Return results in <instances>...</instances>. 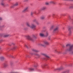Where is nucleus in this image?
<instances>
[{"mask_svg":"<svg viewBox=\"0 0 73 73\" xmlns=\"http://www.w3.org/2000/svg\"><path fill=\"white\" fill-rule=\"evenodd\" d=\"M3 66L5 67H6V66H8V64L5 63L4 64Z\"/></svg>","mask_w":73,"mask_h":73,"instance_id":"25","label":"nucleus"},{"mask_svg":"<svg viewBox=\"0 0 73 73\" xmlns=\"http://www.w3.org/2000/svg\"><path fill=\"white\" fill-rule=\"evenodd\" d=\"M28 1V0H25V1Z\"/></svg>","mask_w":73,"mask_h":73,"instance_id":"35","label":"nucleus"},{"mask_svg":"<svg viewBox=\"0 0 73 73\" xmlns=\"http://www.w3.org/2000/svg\"><path fill=\"white\" fill-rule=\"evenodd\" d=\"M46 7H43L41 9V10L42 11V10H45V9H46Z\"/></svg>","mask_w":73,"mask_h":73,"instance_id":"16","label":"nucleus"},{"mask_svg":"<svg viewBox=\"0 0 73 73\" xmlns=\"http://www.w3.org/2000/svg\"><path fill=\"white\" fill-rule=\"evenodd\" d=\"M2 20V18L0 17V20Z\"/></svg>","mask_w":73,"mask_h":73,"instance_id":"33","label":"nucleus"},{"mask_svg":"<svg viewBox=\"0 0 73 73\" xmlns=\"http://www.w3.org/2000/svg\"><path fill=\"white\" fill-rule=\"evenodd\" d=\"M46 58H44V60H46Z\"/></svg>","mask_w":73,"mask_h":73,"instance_id":"38","label":"nucleus"},{"mask_svg":"<svg viewBox=\"0 0 73 73\" xmlns=\"http://www.w3.org/2000/svg\"><path fill=\"white\" fill-rule=\"evenodd\" d=\"M70 44H67L66 45V46L67 47H68V46H70Z\"/></svg>","mask_w":73,"mask_h":73,"instance_id":"28","label":"nucleus"},{"mask_svg":"<svg viewBox=\"0 0 73 73\" xmlns=\"http://www.w3.org/2000/svg\"><path fill=\"white\" fill-rule=\"evenodd\" d=\"M16 48H17V46H15L14 47H13V49H16Z\"/></svg>","mask_w":73,"mask_h":73,"instance_id":"29","label":"nucleus"},{"mask_svg":"<svg viewBox=\"0 0 73 73\" xmlns=\"http://www.w3.org/2000/svg\"><path fill=\"white\" fill-rule=\"evenodd\" d=\"M26 25L27 27L31 28V29H35V28H36V25L33 23L31 24V25L29 23L27 22L26 23Z\"/></svg>","mask_w":73,"mask_h":73,"instance_id":"3","label":"nucleus"},{"mask_svg":"<svg viewBox=\"0 0 73 73\" xmlns=\"http://www.w3.org/2000/svg\"><path fill=\"white\" fill-rule=\"evenodd\" d=\"M14 5L15 6V7H16V6H17V5H19V3L18 2H16L14 4Z\"/></svg>","mask_w":73,"mask_h":73,"instance_id":"22","label":"nucleus"},{"mask_svg":"<svg viewBox=\"0 0 73 73\" xmlns=\"http://www.w3.org/2000/svg\"><path fill=\"white\" fill-rule=\"evenodd\" d=\"M35 67H37V66H35Z\"/></svg>","mask_w":73,"mask_h":73,"instance_id":"37","label":"nucleus"},{"mask_svg":"<svg viewBox=\"0 0 73 73\" xmlns=\"http://www.w3.org/2000/svg\"><path fill=\"white\" fill-rule=\"evenodd\" d=\"M0 73H3L2 72H0Z\"/></svg>","mask_w":73,"mask_h":73,"instance_id":"40","label":"nucleus"},{"mask_svg":"<svg viewBox=\"0 0 73 73\" xmlns=\"http://www.w3.org/2000/svg\"><path fill=\"white\" fill-rule=\"evenodd\" d=\"M65 52L66 53L69 52L70 54H73V46L72 45L70 46L69 48L65 50Z\"/></svg>","mask_w":73,"mask_h":73,"instance_id":"1","label":"nucleus"},{"mask_svg":"<svg viewBox=\"0 0 73 73\" xmlns=\"http://www.w3.org/2000/svg\"><path fill=\"white\" fill-rule=\"evenodd\" d=\"M44 44H39V45L40 46H45V45H48L49 44V42L47 41H45L43 42Z\"/></svg>","mask_w":73,"mask_h":73,"instance_id":"4","label":"nucleus"},{"mask_svg":"<svg viewBox=\"0 0 73 73\" xmlns=\"http://www.w3.org/2000/svg\"><path fill=\"white\" fill-rule=\"evenodd\" d=\"M45 66L44 65H43V68H44Z\"/></svg>","mask_w":73,"mask_h":73,"instance_id":"34","label":"nucleus"},{"mask_svg":"<svg viewBox=\"0 0 73 73\" xmlns=\"http://www.w3.org/2000/svg\"><path fill=\"white\" fill-rule=\"evenodd\" d=\"M32 50L33 52H36V53H37V52H38V50L35 49H32Z\"/></svg>","mask_w":73,"mask_h":73,"instance_id":"15","label":"nucleus"},{"mask_svg":"<svg viewBox=\"0 0 73 73\" xmlns=\"http://www.w3.org/2000/svg\"><path fill=\"white\" fill-rule=\"evenodd\" d=\"M41 55H42V56H44L47 59H48L49 58V57L46 54H45L44 53H41Z\"/></svg>","mask_w":73,"mask_h":73,"instance_id":"5","label":"nucleus"},{"mask_svg":"<svg viewBox=\"0 0 73 73\" xmlns=\"http://www.w3.org/2000/svg\"><path fill=\"white\" fill-rule=\"evenodd\" d=\"M49 3L48 2H46L45 3L46 5H49Z\"/></svg>","mask_w":73,"mask_h":73,"instance_id":"30","label":"nucleus"},{"mask_svg":"<svg viewBox=\"0 0 73 73\" xmlns=\"http://www.w3.org/2000/svg\"><path fill=\"white\" fill-rule=\"evenodd\" d=\"M29 46V45L28 44H25V47H26V48H28Z\"/></svg>","mask_w":73,"mask_h":73,"instance_id":"19","label":"nucleus"},{"mask_svg":"<svg viewBox=\"0 0 73 73\" xmlns=\"http://www.w3.org/2000/svg\"><path fill=\"white\" fill-rule=\"evenodd\" d=\"M30 54H31L32 55H35V56H37L38 57H40V55L39 54L37 53L33 54L32 52H30Z\"/></svg>","mask_w":73,"mask_h":73,"instance_id":"6","label":"nucleus"},{"mask_svg":"<svg viewBox=\"0 0 73 73\" xmlns=\"http://www.w3.org/2000/svg\"><path fill=\"white\" fill-rule=\"evenodd\" d=\"M15 7V6L14 5H13L11 6V8H13Z\"/></svg>","mask_w":73,"mask_h":73,"instance_id":"26","label":"nucleus"},{"mask_svg":"<svg viewBox=\"0 0 73 73\" xmlns=\"http://www.w3.org/2000/svg\"><path fill=\"white\" fill-rule=\"evenodd\" d=\"M34 13L35 14V15H38V13H36V11H35V12L33 11L31 12V16H32L33 15V14H34Z\"/></svg>","mask_w":73,"mask_h":73,"instance_id":"9","label":"nucleus"},{"mask_svg":"<svg viewBox=\"0 0 73 73\" xmlns=\"http://www.w3.org/2000/svg\"><path fill=\"white\" fill-rule=\"evenodd\" d=\"M55 53H58V54H61L62 52L61 51H58L57 50H55Z\"/></svg>","mask_w":73,"mask_h":73,"instance_id":"11","label":"nucleus"},{"mask_svg":"<svg viewBox=\"0 0 73 73\" xmlns=\"http://www.w3.org/2000/svg\"><path fill=\"white\" fill-rule=\"evenodd\" d=\"M49 4H55V3L53 1H51L50 2Z\"/></svg>","mask_w":73,"mask_h":73,"instance_id":"24","label":"nucleus"},{"mask_svg":"<svg viewBox=\"0 0 73 73\" xmlns=\"http://www.w3.org/2000/svg\"><path fill=\"white\" fill-rule=\"evenodd\" d=\"M58 29V27H57L54 29V32H55Z\"/></svg>","mask_w":73,"mask_h":73,"instance_id":"17","label":"nucleus"},{"mask_svg":"<svg viewBox=\"0 0 73 73\" xmlns=\"http://www.w3.org/2000/svg\"><path fill=\"white\" fill-rule=\"evenodd\" d=\"M54 25L51 26L50 28V30H52L54 28Z\"/></svg>","mask_w":73,"mask_h":73,"instance_id":"20","label":"nucleus"},{"mask_svg":"<svg viewBox=\"0 0 73 73\" xmlns=\"http://www.w3.org/2000/svg\"><path fill=\"white\" fill-rule=\"evenodd\" d=\"M13 45H15V43H13Z\"/></svg>","mask_w":73,"mask_h":73,"instance_id":"39","label":"nucleus"},{"mask_svg":"<svg viewBox=\"0 0 73 73\" xmlns=\"http://www.w3.org/2000/svg\"><path fill=\"white\" fill-rule=\"evenodd\" d=\"M72 29V27H69L68 28V30L69 31V35H70L72 34V31H71V29Z\"/></svg>","mask_w":73,"mask_h":73,"instance_id":"8","label":"nucleus"},{"mask_svg":"<svg viewBox=\"0 0 73 73\" xmlns=\"http://www.w3.org/2000/svg\"><path fill=\"white\" fill-rule=\"evenodd\" d=\"M73 8V6H71L70 7V8Z\"/></svg>","mask_w":73,"mask_h":73,"instance_id":"31","label":"nucleus"},{"mask_svg":"<svg viewBox=\"0 0 73 73\" xmlns=\"http://www.w3.org/2000/svg\"><path fill=\"white\" fill-rule=\"evenodd\" d=\"M12 57L13 58V56H12Z\"/></svg>","mask_w":73,"mask_h":73,"instance_id":"42","label":"nucleus"},{"mask_svg":"<svg viewBox=\"0 0 73 73\" xmlns=\"http://www.w3.org/2000/svg\"><path fill=\"white\" fill-rule=\"evenodd\" d=\"M29 7H26L24 9L23 11V12H26V11H27V10L28 9Z\"/></svg>","mask_w":73,"mask_h":73,"instance_id":"10","label":"nucleus"},{"mask_svg":"<svg viewBox=\"0 0 73 73\" xmlns=\"http://www.w3.org/2000/svg\"><path fill=\"white\" fill-rule=\"evenodd\" d=\"M37 24H38V23H37Z\"/></svg>","mask_w":73,"mask_h":73,"instance_id":"41","label":"nucleus"},{"mask_svg":"<svg viewBox=\"0 0 73 73\" xmlns=\"http://www.w3.org/2000/svg\"><path fill=\"white\" fill-rule=\"evenodd\" d=\"M48 36V32H46V35H45V37H47Z\"/></svg>","mask_w":73,"mask_h":73,"instance_id":"23","label":"nucleus"},{"mask_svg":"<svg viewBox=\"0 0 73 73\" xmlns=\"http://www.w3.org/2000/svg\"><path fill=\"white\" fill-rule=\"evenodd\" d=\"M37 35H33V37L32 38L30 36H26V37L28 40H31V41H33L35 40V39L37 38V37L36 36Z\"/></svg>","mask_w":73,"mask_h":73,"instance_id":"2","label":"nucleus"},{"mask_svg":"<svg viewBox=\"0 0 73 73\" xmlns=\"http://www.w3.org/2000/svg\"><path fill=\"white\" fill-rule=\"evenodd\" d=\"M62 67H61L60 68H56V70H61V69H62Z\"/></svg>","mask_w":73,"mask_h":73,"instance_id":"18","label":"nucleus"},{"mask_svg":"<svg viewBox=\"0 0 73 73\" xmlns=\"http://www.w3.org/2000/svg\"><path fill=\"white\" fill-rule=\"evenodd\" d=\"M8 36H10V35L9 34H6L4 35V37H8Z\"/></svg>","mask_w":73,"mask_h":73,"instance_id":"21","label":"nucleus"},{"mask_svg":"<svg viewBox=\"0 0 73 73\" xmlns=\"http://www.w3.org/2000/svg\"><path fill=\"white\" fill-rule=\"evenodd\" d=\"M40 19L41 20H44L45 19V16H42L40 17Z\"/></svg>","mask_w":73,"mask_h":73,"instance_id":"14","label":"nucleus"},{"mask_svg":"<svg viewBox=\"0 0 73 73\" xmlns=\"http://www.w3.org/2000/svg\"><path fill=\"white\" fill-rule=\"evenodd\" d=\"M5 59V58L4 57V56H1L0 57V60L1 61H3V60H4Z\"/></svg>","mask_w":73,"mask_h":73,"instance_id":"13","label":"nucleus"},{"mask_svg":"<svg viewBox=\"0 0 73 73\" xmlns=\"http://www.w3.org/2000/svg\"><path fill=\"white\" fill-rule=\"evenodd\" d=\"M44 32H45V31H43V33H39V36H40V37H44V33H44Z\"/></svg>","mask_w":73,"mask_h":73,"instance_id":"7","label":"nucleus"},{"mask_svg":"<svg viewBox=\"0 0 73 73\" xmlns=\"http://www.w3.org/2000/svg\"><path fill=\"white\" fill-rule=\"evenodd\" d=\"M29 70H30V71H33V70H34V69L32 68H29Z\"/></svg>","mask_w":73,"mask_h":73,"instance_id":"27","label":"nucleus"},{"mask_svg":"<svg viewBox=\"0 0 73 73\" xmlns=\"http://www.w3.org/2000/svg\"><path fill=\"white\" fill-rule=\"evenodd\" d=\"M36 21V19H35L33 20V21Z\"/></svg>","mask_w":73,"mask_h":73,"instance_id":"36","label":"nucleus"},{"mask_svg":"<svg viewBox=\"0 0 73 73\" xmlns=\"http://www.w3.org/2000/svg\"><path fill=\"white\" fill-rule=\"evenodd\" d=\"M0 4L3 7H5V3L1 1L0 3Z\"/></svg>","mask_w":73,"mask_h":73,"instance_id":"12","label":"nucleus"},{"mask_svg":"<svg viewBox=\"0 0 73 73\" xmlns=\"http://www.w3.org/2000/svg\"><path fill=\"white\" fill-rule=\"evenodd\" d=\"M4 27V25H3V26H0V30H1V29H0V28H1V27Z\"/></svg>","mask_w":73,"mask_h":73,"instance_id":"32","label":"nucleus"}]
</instances>
